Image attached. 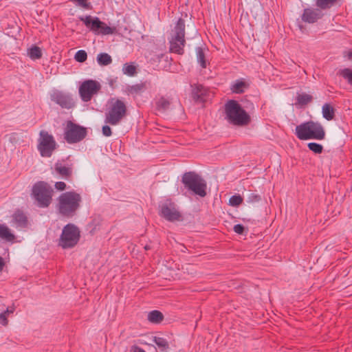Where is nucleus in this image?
Here are the masks:
<instances>
[{
	"label": "nucleus",
	"instance_id": "27",
	"mask_svg": "<svg viewBox=\"0 0 352 352\" xmlns=\"http://www.w3.org/2000/svg\"><path fill=\"white\" fill-rule=\"evenodd\" d=\"M153 341L162 351H166L168 348V343L164 338L154 336Z\"/></svg>",
	"mask_w": 352,
	"mask_h": 352
},
{
	"label": "nucleus",
	"instance_id": "48",
	"mask_svg": "<svg viewBox=\"0 0 352 352\" xmlns=\"http://www.w3.org/2000/svg\"><path fill=\"white\" fill-rule=\"evenodd\" d=\"M151 248V246H150L149 245H146L144 246V249H145L146 250H150Z\"/></svg>",
	"mask_w": 352,
	"mask_h": 352
},
{
	"label": "nucleus",
	"instance_id": "14",
	"mask_svg": "<svg viewBox=\"0 0 352 352\" xmlns=\"http://www.w3.org/2000/svg\"><path fill=\"white\" fill-rule=\"evenodd\" d=\"M322 16L321 11L317 8H305L301 16L302 20L308 23H314Z\"/></svg>",
	"mask_w": 352,
	"mask_h": 352
},
{
	"label": "nucleus",
	"instance_id": "25",
	"mask_svg": "<svg viewBox=\"0 0 352 352\" xmlns=\"http://www.w3.org/2000/svg\"><path fill=\"white\" fill-rule=\"evenodd\" d=\"M312 100V96L306 93L298 94L296 96V104L300 106L306 105Z\"/></svg>",
	"mask_w": 352,
	"mask_h": 352
},
{
	"label": "nucleus",
	"instance_id": "12",
	"mask_svg": "<svg viewBox=\"0 0 352 352\" xmlns=\"http://www.w3.org/2000/svg\"><path fill=\"white\" fill-rule=\"evenodd\" d=\"M51 100L63 109H69L74 107L75 102L69 93L55 90L50 96Z\"/></svg>",
	"mask_w": 352,
	"mask_h": 352
},
{
	"label": "nucleus",
	"instance_id": "47",
	"mask_svg": "<svg viewBox=\"0 0 352 352\" xmlns=\"http://www.w3.org/2000/svg\"><path fill=\"white\" fill-rule=\"evenodd\" d=\"M195 98L197 100L204 101V99H203L201 96H195Z\"/></svg>",
	"mask_w": 352,
	"mask_h": 352
},
{
	"label": "nucleus",
	"instance_id": "22",
	"mask_svg": "<svg viewBox=\"0 0 352 352\" xmlns=\"http://www.w3.org/2000/svg\"><path fill=\"white\" fill-rule=\"evenodd\" d=\"M144 88L143 83H138L133 85H126L125 91L129 95H138L140 94Z\"/></svg>",
	"mask_w": 352,
	"mask_h": 352
},
{
	"label": "nucleus",
	"instance_id": "5",
	"mask_svg": "<svg viewBox=\"0 0 352 352\" xmlns=\"http://www.w3.org/2000/svg\"><path fill=\"white\" fill-rule=\"evenodd\" d=\"M184 187L194 195L204 197L206 195V181L195 172L185 173L182 179Z\"/></svg>",
	"mask_w": 352,
	"mask_h": 352
},
{
	"label": "nucleus",
	"instance_id": "43",
	"mask_svg": "<svg viewBox=\"0 0 352 352\" xmlns=\"http://www.w3.org/2000/svg\"><path fill=\"white\" fill-rule=\"evenodd\" d=\"M131 351L132 352H146L144 349H143L142 348H141L137 345H133L131 346Z\"/></svg>",
	"mask_w": 352,
	"mask_h": 352
},
{
	"label": "nucleus",
	"instance_id": "26",
	"mask_svg": "<svg viewBox=\"0 0 352 352\" xmlns=\"http://www.w3.org/2000/svg\"><path fill=\"white\" fill-rule=\"evenodd\" d=\"M197 63L202 68L206 67V61L205 59V54L203 49L201 47H197L195 49Z\"/></svg>",
	"mask_w": 352,
	"mask_h": 352
},
{
	"label": "nucleus",
	"instance_id": "38",
	"mask_svg": "<svg viewBox=\"0 0 352 352\" xmlns=\"http://www.w3.org/2000/svg\"><path fill=\"white\" fill-rule=\"evenodd\" d=\"M73 2L76 3V6L82 7L83 8H89V3H87L88 0H72Z\"/></svg>",
	"mask_w": 352,
	"mask_h": 352
},
{
	"label": "nucleus",
	"instance_id": "23",
	"mask_svg": "<svg viewBox=\"0 0 352 352\" xmlns=\"http://www.w3.org/2000/svg\"><path fill=\"white\" fill-rule=\"evenodd\" d=\"M322 113L323 118L329 121L333 118L334 109L329 104L325 103L322 107Z\"/></svg>",
	"mask_w": 352,
	"mask_h": 352
},
{
	"label": "nucleus",
	"instance_id": "6",
	"mask_svg": "<svg viewBox=\"0 0 352 352\" xmlns=\"http://www.w3.org/2000/svg\"><path fill=\"white\" fill-rule=\"evenodd\" d=\"M184 37L185 22L182 19H179L169 40L170 50L171 52L177 54H182L184 53V47L186 43Z\"/></svg>",
	"mask_w": 352,
	"mask_h": 352
},
{
	"label": "nucleus",
	"instance_id": "8",
	"mask_svg": "<svg viewBox=\"0 0 352 352\" xmlns=\"http://www.w3.org/2000/svg\"><path fill=\"white\" fill-rule=\"evenodd\" d=\"M80 230L73 224L68 223L63 229L59 239V245L63 249H68L74 247L80 239Z\"/></svg>",
	"mask_w": 352,
	"mask_h": 352
},
{
	"label": "nucleus",
	"instance_id": "45",
	"mask_svg": "<svg viewBox=\"0 0 352 352\" xmlns=\"http://www.w3.org/2000/svg\"><path fill=\"white\" fill-rule=\"evenodd\" d=\"M5 265V263L2 257L0 256V272H2Z\"/></svg>",
	"mask_w": 352,
	"mask_h": 352
},
{
	"label": "nucleus",
	"instance_id": "1",
	"mask_svg": "<svg viewBox=\"0 0 352 352\" xmlns=\"http://www.w3.org/2000/svg\"><path fill=\"white\" fill-rule=\"evenodd\" d=\"M82 201L79 193L72 190L61 193L58 198L57 209L66 217H72L78 210Z\"/></svg>",
	"mask_w": 352,
	"mask_h": 352
},
{
	"label": "nucleus",
	"instance_id": "7",
	"mask_svg": "<svg viewBox=\"0 0 352 352\" xmlns=\"http://www.w3.org/2000/svg\"><path fill=\"white\" fill-rule=\"evenodd\" d=\"M79 19L95 34L110 35L113 34L116 32L115 26L111 27L107 25L97 16H91L90 15L80 16Z\"/></svg>",
	"mask_w": 352,
	"mask_h": 352
},
{
	"label": "nucleus",
	"instance_id": "29",
	"mask_svg": "<svg viewBox=\"0 0 352 352\" xmlns=\"http://www.w3.org/2000/svg\"><path fill=\"white\" fill-rule=\"evenodd\" d=\"M136 68L135 65L131 63H125L122 67V73L129 76H133L135 74Z\"/></svg>",
	"mask_w": 352,
	"mask_h": 352
},
{
	"label": "nucleus",
	"instance_id": "10",
	"mask_svg": "<svg viewBox=\"0 0 352 352\" xmlns=\"http://www.w3.org/2000/svg\"><path fill=\"white\" fill-rule=\"evenodd\" d=\"M160 215L168 221H174L181 218V214L176 204L170 199L160 201Z\"/></svg>",
	"mask_w": 352,
	"mask_h": 352
},
{
	"label": "nucleus",
	"instance_id": "36",
	"mask_svg": "<svg viewBox=\"0 0 352 352\" xmlns=\"http://www.w3.org/2000/svg\"><path fill=\"white\" fill-rule=\"evenodd\" d=\"M38 139V150L42 157H44V131H40Z\"/></svg>",
	"mask_w": 352,
	"mask_h": 352
},
{
	"label": "nucleus",
	"instance_id": "13",
	"mask_svg": "<svg viewBox=\"0 0 352 352\" xmlns=\"http://www.w3.org/2000/svg\"><path fill=\"white\" fill-rule=\"evenodd\" d=\"M31 198L38 207H44V182H38L32 188Z\"/></svg>",
	"mask_w": 352,
	"mask_h": 352
},
{
	"label": "nucleus",
	"instance_id": "9",
	"mask_svg": "<svg viewBox=\"0 0 352 352\" xmlns=\"http://www.w3.org/2000/svg\"><path fill=\"white\" fill-rule=\"evenodd\" d=\"M87 135L85 127L78 125L72 121H67L64 131V138L69 144L81 141Z\"/></svg>",
	"mask_w": 352,
	"mask_h": 352
},
{
	"label": "nucleus",
	"instance_id": "40",
	"mask_svg": "<svg viewBox=\"0 0 352 352\" xmlns=\"http://www.w3.org/2000/svg\"><path fill=\"white\" fill-rule=\"evenodd\" d=\"M55 188L58 191H63L66 188V184L63 182H56L54 184Z\"/></svg>",
	"mask_w": 352,
	"mask_h": 352
},
{
	"label": "nucleus",
	"instance_id": "15",
	"mask_svg": "<svg viewBox=\"0 0 352 352\" xmlns=\"http://www.w3.org/2000/svg\"><path fill=\"white\" fill-rule=\"evenodd\" d=\"M249 87L248 82L243 78H239L230 85V90L234 94L243 93Z\"/></svg>",
	"mask_w": 352,
	"mask_h": 352
},
{
	"label": "nucleus",
	"instance_id": "20",
	"mask_svg": "<svg viewBox=\"0 0 352 352\" xmlns=\"http://www.w3.org/2000/svg\"><path fill=\"white\" fill-rule=\"evenodd\" d=\"M96 61L100 66H107L112 63V58L109 54L101 52L97 55Z\"/></svg>",
	"mask_w": 352,
	"mask_h": 352
},
{
	"label": "nucleus",
	"instance_id": "41",
	"mask_svg": "<svg viewBox=\"0 0 352 352\" xmlns=\"http://www.w3.org/2000/svg\"><path fill=\"white\" fill-rule=\"evenodd\" d=\"M7 316L6 312L0 314V323L3 326H6L8 323Z\"/></svg>",
	"mask_w": 352,
	"mask_h": 352
},
{
	"label": "nucleus",
	"instance_id": "2",
	"mask_svg": "<svg viewBox=\"0 0 352 352\" xmlns=\"http://www.w3.org/2000/svg\"><path fill=\"white\" fill-rule=\"evenodd\" d=\"M295 135L300 140L324 139L325 131L320 122L307 121L296 126Z\"/></svg>",
	"mask_w": 352,
	"mask_h": 352
},
{
	"label": "nucleus",
	"instance_id": "37",
	"mask_svg": "<svg viewBox=\"0 0 352 352\" xmlns=\"http://www.w3.org/2000/svg\"><path fill=\"white\" fill-rule=\"evenodd\" d=\"M261 200V196L255 192H250L247 197L248 204L257 203Z\"/></svg>",
	"mask_w": 352,
	"mask_h": 352
},
{
	"label": "nucleus",
	"instance_id": "31",
	"mask_svg": "<svg viewBox=\"0 0 352 352\" xmlns=\"http://www.w3.org/2000/svg\"><path fill=\"white\" fill-rule=\"evenodd\" d=\"M54 190L52 186L45 183V207H47L52 201V197L54 195Z\"/></svg>",
	"mask_w": 352,
	"mask_h": 352
},
{
	"label": "nucleus",
	"instance_id": "35",
	"mask_svg": "<svg viewBox=\"0 0 352 352\" xmlns=\"http://www.w3.org/2000/svg\"><path fill=\"white\" fill-rule=\"evenodd\" d=\"M74 58L77 62L83 63L87 58V54L84 50H78L74 55Z\"/></svg>",
	"mask_w": 352,
	"mask_h": 352
},
{
	"label": "nucleus",
	"instance_id": "30",
	"mask_svg": "<svg viewBox=\"0 0 352 352\" xmlns=\"http://www.w3.org/2000/svg\"><path fill=\"white\" fill-rule=\"evenodd\" d=\"M337 0H316V5L320 9L331 8Z\"/></svg>",
	"mask_w": 352,
	"mask_h": 352
},
{
	"label": "nucleus",
	"instance_id": "11",
	"mask_svg": "<svg viewBox=\"0 0 352 352\" xmlns=\"http://www.w3.org/2000/svg\"><path fill=\"white\" fill-rule=\"evenodd\" d=\"M100 89L101 85L99 82L88 79L81 83L78 92L82 101L89 102L93 96L98 94Z\"/></svg>",
	"mask_w": 352,
	"mask_h": 352
},
{
	"label": "nucleus",
	"instance_id": "42",
	"mask_svg": "<svg viewBox=\"0 0 352 352\" xmlns=\"http://www.w3.org/2000/svg\"><path fill=\"white\" fill-rule=\"evenodd\" d=\"M233 230L239 234H241L244 231V226L242 224H236L234 226Z\"/></svg>",
	"mask_w": 352,
	"mask_h": 352
},
{
	"label": "nucleus",
	"instance_id": "4",
	"mask_svg": "<svg viewBox=\"0 0 352 352\" xmlns=\"http://www.w3.org/2000/svg\"><path fill=\"white\" fill-rule=\"evenodd\" d=\"M109 104V107L105 113L104 122L116 126L124 117L126 112V107L122 100L116 98H111Z\"/></svg>",
	"mask_w": 352,
	"mask_h": 352
},
{
	"label": "nucleus",
	"instance_id": "21",
	"mask_svg": "<svg viewBox=\"0 0 352 352\" xmlns=\"http://www.w3.org/2000/svg\"><path fill=\"white\" fill-rule=\"evenodd\" d=\"M0 238L8 241H12L15 236L11 233L8 227L4 224H0Z\"/></svg>",
	"mask_w": 352,
	"mask_h": 352
},
{
	"label": "nucleus",
	"instance_id": "24",
	"mask_svg": "<svg viewBox=\"0 0 352 352\" xmlns=\"http://www.w3.org/2000/svg\"><path fill=\"white\" fill-rule=\"evenodd\" d=\"M170 101L165 97H160L156 102L157 109L160 111H165L170 107Z\"/></svg>",
	"mask_w": 352,
	"mask_h": 352
},
{
	"label": "nucleus",
	"instance_id": "28",
	"mask_svg": "<svg viewBox=\"0 0 352 352\" xmlns=\"http://www.w3.org/2000/svg\"><path fill=\"white\" fill-rule=\"evenodd\" d=\"M340 75L352 86V69L344 68L339 71Z\"/></svg>",
	"mask_w": 352,
	"mask_h": 352
},
{
	"label": "nucleus",
	"instance_id": "32",
	"mask_svg": "<svg viewBox=\"0 0 352 352\" xmlns=\"http://www.w3.org/2000/svg\"><path fill=\"white\" fill-rule=\"evenodd\" d=\"M28 54L32 59H38L42 56L41 50L37 46H33L29 50Z\"/></svg>",
	"mask_w": 352,
	"mask_h": 352
},
{
	"label": "nucleus",
	"instance_id": "46",
	"mask_svg": "<svg viewBox=\"0 0 352 352\" xmlns=\"http://www.w3.org/2000/svg\"><path fill=\"white\" fill-rule=\"evenodd\" d=\"M14 311V307H8L6 310L4 312H6V314L8 315L9 314H12Z\"/></svg>",
	"mask_w": 352,
	"mask_h": 352
},
{
	"label": "nucleus",
	"instance_id": "3",
	"mask_svg": "<svg viewBox=\"0 0 352 352\" xmlns=\"http://www.w3.org/2000/svg\"><path fill=\"white\" fill-rule=\"evenodd\" d=\"M225 118L230 123L236 126H243L250 121V116L241 107L240 104L234 100H228L225 104Z\"/></svg>",
	"mask_w": 352,
	"mask_h": 352
},
{
	"label": "nucleus",
	"instance_id": "16",
	"mask_svg": "<svg viewBox=\"0 0 352 352\" xmlns=\"http://www.w3.org/2000/svg\"><path fill=\"white\" fill-rule=\"evenodd\" d=\"M52 171L53 174L56 173L63 177H68L72 174V168L60 161L54 164V166L52 167Z\"/></svg>",
	"mask_w": 352,
	"mask_h": 352
},
{
	"label": "nucleus",
	"instance_id": "19",
	"mask_svg": "<svg viewBox=\"0 0 352 352\" xmlns=\"http://www.w3.org/2000/svg\"><path fill=\"white\" fill-rule=\"evenodd\" d=\"M164 319V315L158 310H152L147 314V320L152 324H159Z\"/></svg>",
	"mask_w": 352,
	"mask_h": 352
},
{
	"label": "nucleus",
	"instance_id": "44",
	"mask_svg": "<svg viewBox=\"0 0 352 352\" xmlns=\"http://www.w3.org/2000/svg\"><path fill=\"white\" fill-rule=\"evenodd\" d=\"M344 57L347 58L349 60L352 59V51H349L344 54Z\"/></svg>",
	"mask_w": 352,
	"mask_h": 352
},
{
	"label": "nucleus",
	"instance_id": "17",
	"mask_svg": "<svg viewBox=\"0 0 352 352\" xmlns=\"http://www.w3.org/2000/svg\"><path fill=\"white\" fill-rule=\"evenodd\" d=\"M58 145L54 137L45 133V157H51Z\"/></svg>",
	"mask_w": 352,
	"mask_h": 352
},
{
	"label": "nucleus",
	"instance_id": "39",
	"mask_svg": "<svg viewBox=\"0 0 352 352\" xmlns=\"http://www.w3.org/2000/svg\"><path fill=\"white\" fill-rule=\"evenodd\" d=\"M102 131L105 137H110L112 134L110 126L107 124L102 126Z\"/></svg>",
	"mask_w": 352,
	"mask_h": 352
},
{
	"label": "nucleus",
	"instance_id": "33",
	"mask_svg": "<svg viewBox=\"0 0 352 352\" xmlns=\"http://www.w3.org/2000/svg\"><path fill=\"white\" fill-rule=\"evenodd\" d=\"M243 198L240 195H234L230 197L229 199V205L236 207L241 204Z\"/></svg>",
	"mask_w": 352,
	"mask_h": 352
},
{
	"label": "nucleus",
	"instance_id": "34",
	"mask_svg": "<svg viewBox=\"0 0 352 352\" xmlns=\"http://www.w3.org/2000/svg\"><path fill=\"white\" fill-rule=\"evenodd\" d=\"M307 146L309 150H311V151L316 154L321 153L323 150L322 145L316 142H309L308 143Z\"/></svg>",
	"mask_w": 352,
	"mask_h": 352
},
{
	"label": "nucleus",
	"instance_id": "18",
	"mask_svg": "<svg viewBox=\"0 0 352 352\" xmlns=\"http://www.w3.org/2000/svg\"><path fill=\"white\" fill-rule=\"evenodd\" d=\"M13 220L14 222L17 225V226L25 228L28 224V219L26 215L21 210H16L13 214Z\"/></svg>",
	"mask_w": 352,
	"mask_h": 352
}]
</instances>
